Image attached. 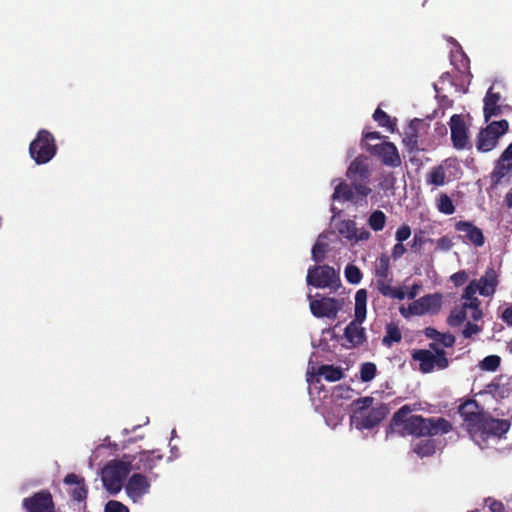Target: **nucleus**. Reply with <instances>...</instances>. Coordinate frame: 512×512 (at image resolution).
I'll return each instance as SVG.
<instances>
[{"instance_id":"f257e3e1","label":"nucleus","mask_w":512,"mask_h":512,"mask_svg":"<svg viewBox=\"0 0 512 512\" xmlns=\"http://www.w3.org/2000/svg\"><path fill=\"white\" fill-rule=\"evenodd\" d=\"M418 410L417 404H405L392 416L386 429L387 435L398 434L402 437L413 436L433 437L445 435L452 431V424L443 417L425 418L421 415H413Z\"/></svg>"},{"instance_id":"f03ea898","label":"nucleus","mask_w":512,"mask_h":512,"mask_svg":"<svg viewBox=\"0 0 512 512\" xmlns=\"http://www.w3.org/2000/svg\"><path fill=\"white\" fill-rule=\"evenodd\" d=\"M349 182L341 181L332 194L333 200L350 202L357 207L367 206V197L372 193L370 187L371 171L366 159L358 156L346 171Z\"/></svg>"},{"instance_id":"7ed1b4c3","label":"nucleus","mask_w":512,"mask_h":512,"mask_svg":"<svg viewBox=\"0 0 512 512\" xmlns=\"http://www.w3.org/2000/svg\"><path fill=\"white\" fill-rule=\"evenodd\" d=\"M367 291L360 289L355 294V318L344 330V337L349 343L348 347H358L366 341L365 329L361 326L366 318Z\"/></svg>"},{"instance_id":"20e7f679","label":"nucleus","mask_w":512,"mask_h":512,"mask_svg":"<svg viewBox=\"0 0 512 512\" xmlns=\"http://www.w3.org/2000/svg\"><path fill=\"white\" fill-rule=\"evenodd\" d=\"M376 288L379 293L391 299L399 301L406 297V292L402 287H393L392 273L390 271V259L386 255L380 256L375 265Z\"/></svg>"},{"instance_id":"39448f33","label":"nucleus","mask_w":512,"mask_h":512,"mask_svg":"<svg viewBox=\"0 0 512 512\" xmlns=\"http://www.w3.org/2000/svg\"><path fill=\"white\" fill-rule=\"evenodd\" d=\"M412 359L419 362V370L431 373L434 369L444 370L449 366L445 350L439 348L437 343H430L429 349H416L412 352Z\"/></svg>"},{"instance_id":"423d86ee","label":"nucleus","mask_w":512,"mask_h":512,"mask_svg":"<svg viewBox=\"0 0 512 512\" xmlns=\"http://www.w3.org/2000/svg\"><path fill=\"white\" fill-rule=\"evenodd\" d=\"M57 145L52 133L46 129L38 131L35 139L29 145V154L36 164H46L53 159Z\"/></svg>"},{"instance_id":"0eeeda50","label":"nucleus","mask_w":512,"mask_h":512,"mask_svg":"<svg viewBox=\"0 0 512 512\" xmlns=\"http://www.w3.org/2000/svg\"><path fill=\"white\" fill-rule=\"evenodd\" d=\"M131 472L128 462L121 460L110 461L102 470V482L107 491L117 494L123 487V481Z\"/></svg>"},{"instance_id":"6e6552de","label":"nucleus","mask_w":512,"mask_h":512,"mask_svg":"<svg viewBox=\"0 0 512 512\" xmlns=\"http://www.w3.org/2000/svg\"><path fill=\"white\" fill-rule=\"evenodd\" d=\"M306 282L315 288L337 290L341 285L339 273L329 265H315L308 269Z\"/></svg>"},{"instance_id":"1a4fd4ad","label":"nucleus","mask_w":512,"mask_h":512,"mask_svg":"<svg viewBox=\"0 0 512 512\" xmlns=\"http://www.w3.org/2000/svg\"><path fill=\"white\" fill-rule=\"evenodd\" d=\"M509 129V123L503 119L492 121L485 128L481 129L477 136L476 148L479 152H489L493 150L502 135Z\"/></svg>"},{"instance_id":"9d476101","label":"nucleus","mask_w":512,"mask_h":512,"mask_svg":"<svg viewBox=\"0 0 512 512\" xmlns=\"http://www.w3.org/2000/svg\"><path fill=\"white\" fill-rule=\"evenodd\" d=\"M510 428V422L505 419L493 418L490 414L485 413L481 421L474 428H470V434L473 437L486 439L490 436L501 437Z\"/></svg>"},{"instance_id":"9b49d317","label":"nucleus","mask_w":512,"mask_h":512,"mask_svg":"<svg viewBox=\"0 0 512 512\" xmlns=\"http://www.w3.org/2000/svg\"><path fill=\"white\" fill-rule=\"evenodd\" d=\"M389 409L387 405L381 403L370 410L360 413L359 415H352L350 418L351 424L358 430L372 429L377 426L388 415Z\"/></svg>"},{"instance_id":"f8f14e48","label":"nucleus","mask_w":512,"mask_h":512,"mask_svg":"<svg viewBox=\"0 0 512 512\" xmlns=\"http://www.w3.org/2000/svg\"><path fill=\"white\" fill-rule=\"evenodd\" d=\"M367 151L379 158L383 165L396 168L401 165V158L394 143L384 141L378 144L367 143Z\"/></svg>"},{"instance_id":"ddd939ff","label":"nucleus","mask_w":512,"mask_h":512,"mask_svg":"<svg viewBox=\"0 0 512 512\" xmlns=\"http://www.w3.org/2000/svg\"><path fill=\"white\" fill-rule=\"evenodd\" d=\"M26 512H56L55 503L49 490L43 489L22 500Z\"/></svg>"},{"instance_id":"4468645a","label":"nucleus","mask_w":512,"mask_h":512,"mask_svg":"<svg viewBox=\"0 0 512 512\" xmlns=\"http://www.w3.org/2000/svg\"><path fill=\"white\" fill-rule=\"evenodd\" d=\"M124 458L131 467V471L150 472L163 459V455L158 450H151L141 451L136 455H124Z\"/></svg>"},{"instance_id":"2eb2a0df","label":"nucleus","mask_w":512,"mask_h":512,"mask_svg":"<svg viewBox=\"0 0 512 512\" xmlns=\"http://www.w3.org/2000/svg\"><path fill=\"white\" fill-rule=\"evenodd\" d=\"M451 142L455 149L464 150L470 148L469 145V129L466 125L464 117L460 114H454L449 121Z\"/></svg>"},{"instance_id":"dca6fc26","label":"nucleus","mask_w":512,"mask_h":512,"mask_svg":"<svg viewBox=\"0 0 512 512\" xmlns=\"http://www.w3.org/2000/svg\"><path fill=\"white\" fill-rule=\"evenodd\" d=\"M341 307L342 303L331 297H322L310 301L311 313L317 318L335 319Z\"/></svg>"},{"instance_id":"f3484780","label":"nucleus","mask_w":512,"mask_h":512,"mask_svg":"<svg viewBox=\"0 0 512 512\" xmlns=\"http://www.w3.org/2000/svg\"><path fill=\"white\" fill-rule=\"evenodd\" d=\"M150 487V481L145 475L134 473L129 477L125 485V491L134 503H138L142 501L144 495L149 493Z\"/></svg>"},{"instance_id":"a211bd4d","label":"nucleus","mask_w":512,"mask_h":512,"mask_svg":"<svg viewBox=\"0 0 512 512\" xmlns=\"http://www.w3.org/2000/svg\"><path fill=\"white\" fill-rule=\"evenodd\" d=\"M336 230L342 238L353 243L368 240L371 236V233L367 229H358L356 222L350 219L338 221L336 223Z\"/></svg>"},{"instance_id":"6ab92c4d","label":"nucleus","mask_w":512,"mask_h":512,"mask_svg":"<svg viewBox=\"0 0 512 512\" xmlns=\"http://www.w3.org/2000/svg\"><path fill=\"white\" fill-rule=\"evenodd\" d=\"M455 230L462 233L459 237L463 242L472 244L475 247H482L485 243V237L480 228L470 221H458L455 223Z\"/></svg>"},{"instance_id":"aec40b11","label":"nucleus","mask_w":512,"mask_h":512,"mask_svg":"<svg viewBox=\"0 0 512 512\" xmlns=\"http://www.w3.org/2000/svg\"><path fill=\"white\" fill-rule=\"evenodd\" d=\"M459 413L470 432V428H474L486 412L476 400L469 399L459 407Z\"/></svg>"},{"instance_id":"412c9836","label":"nucleus","mask_w":512,"mask_h":512,"mask_svg":"<svg viewBox=\"0 0 512 512\" xmlns=\"http://www.w3.org/2000/svg\"><path fill=\"white\" fill-rule=\"evenodd\" d=\"M510 175H512V143L501 154L491 174V180L494 184H498Z\"/></svg>"},{"instance_id":"4be33fe9","label":"nucleus","mask_w":512,"mask_h":512,"mask_svg":"<svg viewBox=\"0 0 512 512\" xmlns=\"http://www.w3.org/2000/svg\"><path fill=\"white\" fill-rule=\"evenodd\" d=\"M498 277L499 275L494 267H488L484 275H482L480 279L476 281L480 295L485 297L492 296L496 292V288L499 283Z\"/></svg>"},{"instance_id":"5701e85b","label":"nucleus","mask_w":512,"mask_h":512,"mask_svg":"<svg viewBox=\"0 0 512 512\" xmlns=\"http://www.w3.org/2000/svg\"><path fill=\"white\" fill-rule=\"evenodd\" d=\"M311 376L312 383L320 382L319 377H323L328 382H336L344 378V372L341 367L323 364Z\"/></svg>"},{"instance_id":"b1692460","label":"nucleus","mask_w":512,"mask_h":512,"mask_svg":"<svg viewBox=\"0 0 512 512\" xmlns=\"http://www.w3.org/2000/svg\"><path fill=\"white\" fill-rule=\"evenodd\" d=\"M64 483L67 485H75V487L70 491V495L73 500L78 502L86 500L88 490L83 477L74 473H69L65 476Z\"/></svg>"},{"instance_id":"393cba45","label":"nucleus","mask_w":512,"mask_h":512,"mask_svg":"<svg viewBox=\"0 0 512 512\" xmlns=\"http://www.w3.org/2000/svg\"><path fill=\"white\" fill-rule=\"evenodd\" d=\"M451 166V161L447 159L443 164L432 167L426 175V184L434 187L444 186L447 182L446 169Z\"/></svg>"},{"instance_id":"a878e982","label":"nucleus","mask_w":512,"mask_h":512,"mask_svg":"<svg viewBox=\"0 0 512 512\" xmlns=\"http://www.w3.org/2000/svg\"><path fill=\"white\" fill-rule=\"evenodd\" d=\"M437 449L436 440L424 439L415 443L412 447V451L420 458L430 457L435 454Z\"/></svg>"},{"instance_id":"bb28decb","label":"nucleus","mask_w":512,"mask_h":512,"mask_svg":"<svg viewBox=\"0 0 512 512\" xmlns=\"http://www.w3.org/2000/svg\"><path fill=\"white\" fill-rule=\"evenodd\" d=\"M402 339V333L397 323L390 322L385 327V335L382 343L388 347L392 346L393 343H398Z\"/></svg>"},{"instance_id":"cd10ccee","label":"nucleus","mask_w":512,"mask_h":512,"mask_svg":"<svg viewBox=\"0 0 512 512\" xmlns=\"http://www.w3.org/2000/svg\"><path fill=\"white\" fill-rule=\"evenodd\" d=\"M373 119L378 123L379 126L385 127L389 132L394 133L396 130V119H392L385 111L381 108H377L373 113Z\"/></svg>"},{"instance_id":"c85d7f7f","label":"nucleus","mask_w":512,"mask_h":512,"mask_svg":"<svg viewBox=\"0 0 512 512\" xmlns=\"http://www.w3.org/2000/svg\"><path fill=\"white\" fill-rule=\"evenodd\" d=\"M387 217L381 210L373 211L368 218V225L376 232L384 229Z\"/></svg>"},{"instance_id":"c756f323","label":"nucleus","mask_w":512,"mask_h":512,"mask_svg":"<svg viewBox=\"0 0 512 512\" xmlns=\"http://www.w3.org/2000/svg\"><path fill=\"white\" fill-rule=\"evenodd\" d=\"M403 144L407 148L409 152L418 151V133L414 127H409L405 131V135L403 137Z\"/></svg>"},{"instance_id":"7c9ffc66","label":"nucleus","mask_w":512,"mask_h":512,"mask_svg":"<svg viewBox=\"0 0 512 512\" xmlns=\"http://www.w3.org/2000/svg\"><path fill=\"white\" fill-rule=\"evenodd\" d=\"M436 207L439 212L445 215H451L455 212V206L451 198L445 193H441L438 196L436 200Z\"/></svg>"},{"instance_id":"2f4dec72","label":"nucleus","mask_w":512,"mask_h":512,"mask_svg":"<svg viewBox=\"0 0 512 512\" xmlns=\"http://www.w3.org/2000/svg\"><path fill=\"white\" fill-rule=\"evenodd\" d=\"M467 318V309L464 308L462 304L460 307L453 309L448 317V324L450 326H459L461 325Z\"/></svg>"},{"instance_id":"473e14b6","label":"nucleus","mask_w":512,"mask_h":512,"mask_svg":"<svg viewBox=\"0 0 512 512\" xmlns=\"http://www.w3.org/2000/svg\"><path fill=\"white\" fill-rule=\"evenodd\" d=\"M501 364V358L498 355L486 356L479 364V367L483 371L494 372Z\"/></svg>"},{"instance_id":"72a5a7b5","label":"nucleus","mask_w":512,"mask_h":512,"mask_svg":"<svg viewBox=\"0 0 512 512\" xmlns=\"http://www.w3.org/2000/svg\"><path fill=\"white\" fill-rule=\"evenodd\" d=\"M346 280L351 284H358L362 280L361 270L354 264H348L344 270Z\"/></svg>"},{"instance_id":"f704fd0d","label":"nucleus","mask_w":512,"mask_h":512,"mask_svg":"<svg viewBox=\"0 0 512 512\" xmlns=\"http://www.w3.org/2000/svg\"><path fill=\"white\" fill-rule=\"evenodd\" d=\"M374 399L370 396L361 397L353 401L352 405L354 406V414L359 415L360 413H364L370 410Z\"/></svg>"},{"instance_id":"c9c22d12","label":"nucleus","mask_w":512,"mask_h":512,"mask_svg":"<svg viewBox=\"0 0 512 512\" xmlns=\"http://www.w3.org/2000/svg\"><path fill=\"white\" fill-rule=\"evenodd\" d=\"M483 114L486 121L491 117L499 116L502 114V105L500 103L484 101Z\"/></svg>"},{"instance_id":"e433bc0d","label":"nucleus","mask_w":512,"mask_h":512,"mask_svg":"<svg viewBox=\"0 0 512 512\" xmlns=\"http://www.w3.org/2000/svg\"><path fill=\"white\" fill-rule=\"evenodd\" d=\"M377 372L376 365L372 362H366L361 365L360 378L363 382L371 381Z\"/></svg>"},{"instance_id":"4c0bfd02","label":"nucleus","mask_w":512,"mask_h":512,"mask_svg":"<svg viewBox=\"0 0 512 512\" xmlns=\"http://www.w3.org/2000/svg\"><path fill=\"white\" fill-rule=\"evenodd\" d=\"M326 251H327V244L317 241L312 247V251H311L312 259L315 262H322L325 258Z\"/></svg>"},{"instance_id":"58836bf2","label":"nucleus","mask_w":512,"mask_h":512,"mask_svg":"<svg viewBox=\"0 0 512 512\" xmlns=\"http://www.w3.org/2000/svg\"><path fill=\"white\" fill-rule=\"evenodd\" d=\"M478 291V287L476 285V280L471 281L464 289L462 298L465 300V302H468L472 299L477 298L476 292Z\"/></svg>"},{"instance_id":"ea45409f","label":"nucleus","mask_w":512,"mask_h":512,"mask_svg":"<svg viewBox=\"0 0 512 512\" xmlns=\"http://www.w3.org/2000/svg\"><path fill=\"white\" fill-rule=\"evenodd\" d=\"M105 512H130L128 507L124 505L123 503L116 501V500H110L107 502L105 506Z\"/></svg>"},{"instance_id":"a19ab883","label":"nucleus","mask_w":512,"mask_h":512,"mask_svg":"<svg viewBox=\"0 0 512 512\" xmlns=\"http://www.w3.org/2000/svg\"><path fill=\"white\" fill-rule=\"evenodd\" d=\"M482 328L474 323L467 322L463 331L462 335L464 338H471L473 335L480 333Z\"/></svg>"},{"instance_id":"79ce46f5","label":"nucleus","mask_w":512,"mask_h":512,"mask_svg":"<svg viewBox=\"0 0 512 512\" xmlns=\"http://www.w3.org/2000/svg\"><path fill=\"white\" fill-rule=\"evenodd\" d=\"M411 235V228L406 225V224H403L402 226H400L396 233H395V238L398 242H401L403 243L405 240H407Z\"/></svg>"},{"instance_id":"37998d69","label":"nucleus","mask_w":512,"mask_h":512,"mask_svg":"<svg viewBox=\"0 0 512 512\" xmlns=\"http://www.w3.org/2000/svg\"><path fill=\"white\" fill-rule=\"evenodd\" d=\"M453 246L452 239L445 235L436 241V249L439 251H449Z\"/></svg>"},{"instance_id":"c03bdc74","label":"nucleus","mask_w":512,"mask_h":512,"mask_svg":"<svg viewBox=\"0 0 512 512\" xmlns=\"http://www.w3.org/2000/svg\"><path fill=\"white\" fill-rule=\"evenodd\" d=\"M451 281L454 283L455 286H462L463 284H465L468 280V274L466 273V271L464 270H461V271H458L456 273H454L453 275H451L450 277Z\"/></svg>"},{"instance_id":"a18cd8bd","label":"nucleus","mask_w":512,"mask_h":512,"mask_svg":"<svg viewBox=\"0 0 512 512\" xmlns=\"http://www.w3.org/2000/svg\"><path fill=\"white\" fill-rule=\"evenodd\" d=\"M432 300H433V296L426 295V296L420 298L418 301H416L415 308H417V305L421 306L420 311H417L416 313L426 312L430 308Z\"/></svg>"},{"instance_id":"49530a36","label":"nucleus","mask_w":512,"mask_h":512,"mask_svg":"<svg viewBox=\"0 0 512 512\" xmlns=\"http://www.w3.org/2000/svg\"><path fill=\"white\" fill-rule=\"evenodd\" d=\"M440 343L446 348L453 347L455 343V337L450 333H440L437 344Z\"/></svg>"},{"instance_id":"de8ad7c7","label":"nucleus","mask_w":512,"mask_h":512,"mask_svg":"<svg viewBox=\"0 0 512 512\" xmlns=\"http://www.w3.org/2000/svg\"><path fill=\"white\" fill-rule=\"evenodd\" d=\"M493 90H494V87L491 86L488 89L483 101L500 103V101L502 99L501 94L499 92H494Z\"/></svg>"},{"instance_id":"09e8293b","label":"nucleus","mask_w":512,"mask_h":512,"mask_svg":"<svg viewBox=\"0 0 512 512\" xmlns=\"http://www.w3.org/2000/svg\"><path fill=\"white\" fill-rule=\"evenodd\" d=\"M383 138L379 132H363L362 142L365 144L367 148V143H370L373 140H379Z\"/></svg>"},{"instance_id":"8fccbe9b","label":"nucleus","mask_w":512,"mask_h":512,"mask_svg":"<svg viewBox=\"0 0 512 512\" xmlns=\"http://www.w3.org/2000/svg\"><path fill=\"white\" fill-rule=\"evenodd\" d=\"M406 253V247L403 245V243L398 242L394 245L392 249V257L394 259H398L401 256H403Z\"/></svg>"},{"instance_id":"3c124183","label":"nucleus","mask_w":512,"mask_h":512,"mask_svg":"<svg viewBox=\"0 0 512 512\" xmlns=\"http://www.w3.org/2000/svg\"><path fill=\"white\" fill-rule=\"evenodd\" d=\"M440 333L438 330H436L435 328L433 327H426L425 330H424V335L429 338V339H432L434 341H438L439 339V336H440Z\"/></svg>"},{"instance_id":"603ef678","label":"nucleus","mask_w":512,"mask_h":512,"mask_svg":"<svg viewBox=\"0 0 512 512\" xmlns=\"http://www.w3.org/2000/svg\"><path fill=\"white\" fill-rule=\"evenodd\" d=\"M501 319L508 326L512 327V306L507 307L506 309H504V311L501 314Z\"/></svg>"},{"instance_id":"864d4df0","label":"nucleus","mask_w":512,"mask_h":512,"mask_svg":"<svg viewBox=\"0 0 512 512\" xmlns=\"http://www.w3.org/2000/svg\"><path fill=\"white\" fill-rule=\"evenodd\" d=\"M352 391L349 386L339 385L335 387V392L338 397H349L348 394Z\"/></svg>"},{"instance_id":"5fc2aeb1","label":"nucleus","mask_w":512,"mask_h":512,"mask_svg":"<svg viewBox=\"0 0 512 512\" xmlns=\"http://www.w3.org/2000/svg\"><path fill=\"white\" fill-rule=\"evenodd\" d=\"M427 241L432 242V239H425L422 235V232L419 234L416 233L413 237L412 247L421 246Z\"/></svg>"},{"instance_id":"6e6d98bb","label":"nucleus","mask_w":512,"mask_h":512,"mask_svg":"<svg viewBox=\"0 0 512 512\" xmlns=\"http://www.w3.org/2000/svg\"><path fill=\"white\" fill-rule=\"evenodd\" d=\"M489 509L491 512H504V505L501 501L493 500L489 505Z\"/></svg>"},{"instance_id":"4d7b16f0","label":"nucleus","mask_w":512,"mask_h":512,"mask_svg":"<svg viewBox=\"0 0 512 512\" xmlns=\"http://www.w3.org/2000/svg\"><path fill=\"white\" fill-rule=\"evenodd\" d=\"M463 305H464V308H466V309L474 310V309L480 308L481 302L478 298H475L468 302H464Z\"/></svg>"},{"instance_id":"13d9d810","label":"nucleus","mask_w":512,"mask_h":512,"mask_svg":"<svg viewBox=\"0 0 512 512\" xmlns=\"http://www.w3.org/2000/svg\"><path fill=\"white\" fill-rule=\"evenodd\" d=\"M471 317L474 321H478V320L482 319L483 312H482L481 308L472 310Z\"/></svg>"},{"instance_id":"bf43d9fd","label":"nucleus","mask_w":512,"mask_h":512,"mask_svg":"<svg viewBox=\"0 0 512 512\" xmlns=\"http://www.w3.org/2000/svg\"><path fill=\"white\" fill-rule=\"evenodd\" d=\"M418 285H414L412 289L406 294L409 299H414L417 295Z\"/></svg>"},{"instance_id":"052dcab7","label":"nucleus","mask_w":512,"mask_h":512,"mask_svg":"<svg viewBox=\"0 0 512 512\" xmlns=\"http://www.w3.org/2000/svg\"><path fill=\"white\" fill-rule=\"evenodd\" d=\"M449 77H450L449 72H446V73H444V74L441 76V78H442V79H446V78L448 79Z\"/></svg>"}]
</instances>
